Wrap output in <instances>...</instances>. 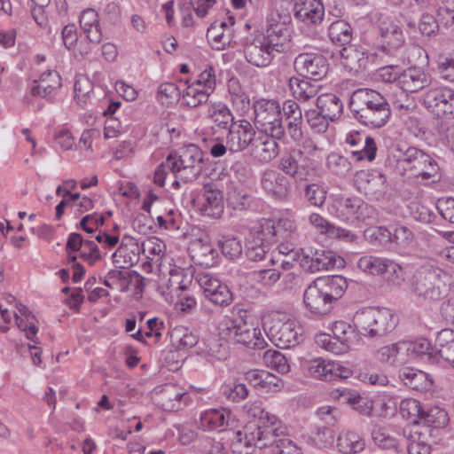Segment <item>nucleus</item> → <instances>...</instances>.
I'll list each match as a JSON object with an SVG mask.
<instances>
[{"label":"nucleus","mask_w":454,"mask_h":454,"mask_svg":"<svg viewBox=\"0 0 454 454\" xmlns=\"http://www.w3.org/2000/svg\"><path fill=\"white\" fill-rule=\"evenodd\" d=\"M271 46L265 41L264 35L259 34L253 38H247L244 43L246 60L257 67H268L273 59Z\"/></svg>","instance_id":"nucleus-15"},{"label":"nucleus","mask_w":454,"mask_h":454,"mask_svg":"<svg viewBox=\"0 0 454 454\" xmlns=\"http://www.w3.org/2000/svg\"><path fill=\"white\" fill-rule=\"evenodd\" d=\"M305 200L314 207H322L326 199V192L317 184H309L304 189Z\"/></svg>","instance_id":"nucleus-58"},{"label":"nucleus","mask_w":454,"mask_h":454,"mask_svg":"<svg viewBox=\"0 0 454 454\" xmlns=\"http://www.w3.org/2000/svg\"><path fill=\"white\" fill-rule=\"evenodd\" d=\"M192 252L195 262L206 268L214 266L218 257L217 250L210 243L200 239L192 245Z\"/></svg>","instance_id":"nucleus-33"},{"label":"nucleus","mask_w":454,"mask_h":454,"mask_svg":"<svg viewBox=\"0 0 454 454\" xmlns=\"http://www.w3.org/2000/svg\"><path fill=\"white\" fill-rule=\"evenodd\" d=\"M293 223L289 220H279L277 223L267 220L261 226V231L248 239L246 256L249 261L261 262L266 258L269 244L277 243L292 231Z\"/></svg>","instance_id":"nucleus-5"},{"label":"nucleus","mask_w":454,"mask_h":454,"mask_svg":"<svg viewBox=\"0 0 454 454\" xmlns=\"http://www.w3.org/2000/svg\"><path fill=\"white\" fill-rule=\"evenodd\" d=\"M257 420L249 421L241 431H237L231 442V449L235 454H251L255 447L263 449L267 447L268 439L271 440L277 435L273 426L277 421L274 415L254 407L250 411Z\"/></svg>","instance_id":"nucleus-2"},{"label":"nucleus","mask_w":454,"mask_h":454,"mask_svg":"<svg viewBox=\"0 0 454 454\" xmlns=\"http://www.w3.org/2000/svg\"><path fill=\"white\" fill-rule=\"evenodd\" d=\"M326 165L332 173L342 177L346 176L352 168V164L348 159L336 153L328 155Z\"/></svg>","instance_id":"nucleus-52"},{"label":"nucleus","mask_w":454,"mask_h":454,"mask_svg":"<svg viewBox=\"0 0 454 454\" xmlns=\"http://www.w3.org/2000/svg\"><path fill=\"white\" fill-rule=\"evenodd\" d=\"M428 76L420 67H411L403 70L397 77V86L403 91L415 93L428 84Z\"/></svg>","instance_id":"nucleus-25"},{"label":"nucleus","mask_w":454,"mask_h":454,"mask_svg":"<svg viewBox=\"0 0 454 454\" xmlns=\"http://www.w3.org/2000/svg\"><path fill=\"white\" fill-rule=\"evenodd\" d=\"M295 259L299 261L300 266L309 273L340 268L344 263L342 258L325 249L301 248L295 253Z\"/></svg>","instance_id":"nucleus-11"},{"label":"nucleus","mask_w":454,"mask_h":454,"mask_svg":"<svg viewBox=\"0 0 454 454\" xmlns=\"http://www.w3.org/2000/svg\"><path fill=\"white\" fill-rule=\"evenodd\" d=\"M258 140L260 142L255 145V148L259 153L260 160L269 162L278 156L279 152V146L276 141L278 140V138L265 134L263 137H259Z\"/></svg>","instance_id":"nucleus-46"},{"label":"nucleus","mask_w":454,"mask_h":454,"mask_svg":"<svg viewBox=\"0 0 454 454\" xmlns=\"http://www.w3.org/2000/svg\"><path fill=\"white\" fill-rule=\"evenodd\" d=\"M364 238L373 245L383 246L392 242V232L385 226H371L365 229Z\"/></svg>","instance_id":"nucleus-54"},{"label":"nucleus","mask_w":454,"mask_h":454,"mask_svg":"<svg viewBox=\"0 0 454 454\" xmlns=\"http://www.w3.org/2000/svg\"><path fill=\"white\" fill-rule=\"evenodd\" d=\"M200 284L204 290L205 296L214 304L227 306L232 301V294L229 287L217 278L205 275L200 278Z\"/></svg>","instance_id":"nucleus-24"},{"label":"nucleus","mask_w":454,"mask_h":454,"mask_svg":"<svg viewBox=\"0 0 454 454\" xmlns=\"http://www.w3.org/2000/svg\"><path fill=\"white\" fill-rule=\"evenodd\" d=\"M380 34L383 43L390 49L401 47L404 42V36L402 29L394 23H382L380 26Z\"/></svg>","instance_id":"nucleus-41"},{"label":"nucleus","mask_w":454,"mask_h":454,"mask_svg":"<svg viewBox=\"0 0 454 454\" xmlns=\"http://www.w3.org/2000/svg\"><path fill=\"white\" fill-rule=\"evenodd\" d=\"M449 422V416L446 411L438 406L430 407L427 410L424 409L420 419V425L432 428L436 431L439 428H443Z\"/></svg>","instance_id":"nucleus-36"},{"label":"nucleus","mask_w":454,"mask_h":454,"mask_svg":"<svg viewBox=\"0 0 454 454\" xmlns=\"http://www.w3.org/2000/svg\"><path fill=\"white\" fill-rule=\"evenodd\" d=\"M340 397L344 403H348L353 410L364 416H370L373 409V402L366 396L361 395L356 391L344 389Z\"/></svg>","instance_id":"nucleus-34"},{"label":"nucleus","mask_w":454,"mask_h":454,"mask_svg":"<svg viewBox=\"0 0 454 454\" xmlns=\"http://www.w3.org/2000/svg\"><path fill=\"white\" fill-rule=\"evenodd\" d=\"M341 64L349 73L357 74L366 70L374 61L375 55L354 45L340 50Z\"/></svg>","instance_id":"nucleus-19"},{"label":"nucleus","mask_w":454,"mask_h":454,"mask_svg":"<svg viewBox=\"0 0 454 454\" xmlns=\"http://www.w3.org/2000/svg\"><path fill=\"white\" fill-rule=\"evenodd\" d=\"M419 28L422 35L429 38L435 36L439 31V26L436 20L429 13L422 14Z\"/></svg>","instance_id":"nucleus-63"},{"label":"nucleus","mask_w":454,"mask_h":454,"mask_svg":"<svg viewBox=\"0 0 454 454\" xmlns=\"http://www.w3.org/2000/svg\"><path fill=\"white\" fill-rule=\"evenodd\" d=\"M387 280L395 286H400L405 280L403 269L394 261L388 260L386 267Z\"/></svg>","instance_id":"nucleus-61"},{"label":"nucleus","mask_w":454,"mask_h":454,"mask_svg":"<svg viewBox=\"0 0 454 454\" xmlns=\"http://www.w3.org/2000/svg\"><path fill=\"white\" fill-rule=\"evenodd\" d=\"M261 185L269 196L279 200H286L291 189L288 177L276 169H266L262 172Z\"/></svg>","instance_id":"nucleus-18"},{"label":"nucleus","mask_w":454,"mask_h":454,"mask_svg":"<svg viewBox=\"0 0 454 454\" xmlns=\"http://www.w3.org/2000/svg\"><path fill=\"white\" fill-rule=\"evenodd\" d=\"M282 119L286 121V134L287 133L294 142H300L303 137L301 129L302 112L294 100H286L281 106Z\"/></svg>","instance_id":"nucleus-21"},{"label":"nucleus","mask_w":454,"mask_h":454,"mask_svg":"<svg viewBox=\"0 0 454 454\" xmlns=\"http://www.w3.org/2000/svg\"><path fill=\"white\" fill-rule=\"evenodd\" d=\"M294 17L308 26L321 24L325 16V6L321 0H294Z\"/></svg>","instance_id":"nucleus-20"},{"label":"nucleus","mask_w":454,"mask_h":454,"mask_svg":"<svg viewBox=\"0 0 454 454\" xmlns=\"http://www.w3.org/2000/svg\"><path fill=\"white\" fill-rule=\"evenodd\" d=\"M306 77L293 76L289 79V88L294 97L300 102H306L317 95L318 86Z\"/></svg>","instance_id":"nucleus-31"},{"label":"nucleus","mask_w":454,"mask_h":454,"mask_svg":"<svg viewBox=\"0 0 454 454\" xmlns=\"http://www.w3.org/2000/svg\"><path fill=\"white\" fill-rule=\"evenodd\" d=\"M374 443L382 450L399 451L398 441L391 436L385 428L374 427L372 432Z\"/></svg>","instance_id":"nucleus-51"},{"label":"nucleus","mask_w":454,"mask_h":454,"mask_svg":"<svg viewBox=\"0 0 454 454\" xmlns=\"http://www.w3.org/2000/svg\"><path fill=\"white\" fill-rule=\"evenodd\" d=\"M252 203L253 197L244 190L233 188L227 194V204L234 210H247Z\"/></svg>","instance_id":"nucleus-48"},{"label":"nucleus","mask_w":454,"mask_h":454,"mask_svg":"<svg viewBox=\"0 0 454 454\" xmlns=\"http://www.w3.org/2000/svg\"><path fill=\"white\" fill-rule=\"evenodd\" d=\"M181 91L173 82H163L158 87L157 98L161 105H168L179 99Z\"/></svg>","instance_id":"nucleus-56"},{"label":"nucleus","mask_w":454,"mask_h":454,"mask_svg":"<svg viewBox=\"0 0 454 454\" xmlns=\"http://www.w3.org/2000/svg\"><path fill=\"white\" fill-rule=\"evenodd\" d=\"M447 272L439 267L424 265L419 268L412 276V293L427 301H436L448 294Z\"/></svg>","instance_id":"nucleus-3"},{"label":"nucleus","mask_w":454,"mask_h":454,"mask_svg":"<svg viewBox=\"0 0 454 454\" xmlns=\"http://www.w3.org/2000/svg\"><path fill=\"white\" fill-rule=\"evenodd\" d=\"M205 203L201 207L202 215L218 218L223 212V200L222 192L213 183L203 186Z\"/></svg>","instance_id":"nucleus-26"},{"label":"nucleus","mask_w":454,"mask_h":454,"mask_svg":"<svg viewBox=\"0 0 454 454\" xmlns=\"http://www.w3.org/2000/svg\"><path fill=\"white\" fill-rule=\"evenodd\" d=\"M365 446L363 438L356 432L348 431L340 434L337 447L344 454H356L364 450Z\"/></svg>","instance_id":"nucleus-35"},{"label":"nucleus","mask_w":454,"mask_h":454,"mask_svg":"<svg viewBox=\"0 0 454 454\" xmlns=\"http://www.w3.org/2000/svg\"><path fill=\"white\" fill-rule=\"evenodd\" d=\"M332 333L333 339L350 348L358 344L360 340L359 333L355 325L345 321H336L333 324Z\"/></svg>","instance_id":"nucleus-32"},{"label":"nucleus","mask_w":454,"mask_h":454,"mask_svg":"<svg viewBox=\"0 0 454 454\" xmlns=\"http://www.w3.org/2000/svg\"><path fill=\"white\" fill-rule=\"evenodd\" d=\"M170 340L178 349L191 348L198 343V336L184 326H176L170 333Z\"/></svg>","instance_id":"nucleus-43"},{"label":"nucleus","mask_w":454,"mask_h":454,"mask_svg":"<svg viewBox=\"0 0 454 454\" xmlns=\"http://www.w3.org/2000/svg\"><path fill=\"white\" fill-rule=\"evenodd\" d=\"M355 182L358 189L364 191L372 199L379 200L387 192V177L377 169L357 171Z\"/></svg>","instance_id":"nucleus-17"},{"label":"nucleus","mask_w":454,"mask_h":454,"mask_svg":"<svg viewBox=\"0 0 454 454\" xmlns=\"http://www.w3.org/2000/svg\"><path fill=\"white\" fill-rule=\"evenodd\" d=\"M223 332L227 338L248 348L262 349L267 345L260 328L247 311H239L236 317L229 320Z\"/></svg>","instance_id":"nucleus-6"},{"label":"nucleus","mask_w":454,"mask_h":454,"mask_svg":"<svg viewBox=\"0 0 454 454\" xmlns=\"http://www.w3.org/2000/svg\"><path fill=\"white\" fill-rule=\"evenodd\" d=\"M398 151L400 153L398 161L405 164L404 168L412 171L415 176H421L422 179L427 180L437 176L438 164L422 150L409 146L404 150L398 147Z\"/></svg>","instance_id":"nucleus-10"},{"label":"nucleus","mask_w":454,"mask_h":454,"mask_svg":"<svg viewBox=\"0 0 454 454\" xmlns=\"http://www.w3.org/2000/svg\"><path fill=\"white\" fill-rule=\"evenodd\" d=\"M255 130L252 124L245 119L232 121L226 135V143L231 153L246 150L253 145Z\"/></svg>","instance_id":"nucleus-16"},{"label":"nucleus","mask_w":454,"mask_h":454,"mask_svg":"<svg viewBox=\"0 0 454 454\" xmlns=\"http://www.w3.org/2000/svg\"><path fill=\"white\" fill-rule=\"evenodd\" d=\"M396 316L387 308L367 307L356 312L353 324L365 337L380 338L391 333L397 325Z\"/></svg>","instance_id":"nucleus-4"},{"label":"nucleus","mask_w":454,"mask_h":454,"mask_svg":"<svg viewBox=\"0 0 454 454\" xmlns=\"http://www.w3.org/2000/svg\"><path fill=\"white\" fill-rule=\"evenodd\" d=\"M269 339L279 348H291L302 340L300 327L293 320L272 317L263 323Z\"/></svg>","instance_id":"nucleus-9"},{"label":"nucleus","mask_w":454,"mask_h":454,"mask_svg":"<svg viewBox=\"0 0 454 454\" xmlns=\"http://www.w3.org/2000/svg\"><path fill=\"white\" fill-rule=\"evenodd\" d=\"M254 122L257 129L278 140L286 137L281 106L275 99L260 98L254 102Z\"/></svg>","instance_id":"nucleus-7"},{"label":"nucleus","mask_w":454,"mask_h":454,"mask_svg":"<svg viewBox=\"0 0 454 454\" xmlns=\"http://www.w3.org/2000/svg\"><path fill=\"white\" fill-rule=\"evenodd\" d=\"M437 342L440 348L435 350L436 356H441L454 367V332L442 330L437 337Z\"/></svg>","instance_id":"nucleus-39"},{"label":"nucleus","mask_w":454,"mask_h":454,"mask_svg":"<svg viewBox=\"0 0 454 454\" xmlns=\"http://www.w3.org/2000/svg\"><path fill=\"white\" fill-rule=\"evenodd\" d=\"M315 280L323 287L322 290L332 302L339 300L348 288L347 279L340 275L317 278Z\"/></svg>","instance_id":"nucleus-29"},{"label":"nucleus","mask_w":454,"mask_h":454,"mask_svg":"<svg viewBox=\"0 0 454 454\" xmlns=\"http://www.w3.org/2000/svg\"><path fill=\"white\" fill-rule=\"evenodd\" d=\"M317 415L325 423L324 426L333 427L340 418V411L333 406H322L317 410Z\"/></svg>","instance_id":"nucleus-64"},{"label":"nucleus","mask_w":454,"mask_h":454,"mask_svg":"<svg viewBox=\"0 0 454 454\" xmlns=\"http://www.w3.org/2000/svg\"><path fill=\"white\" fill-rule=\"evenodd\" d=\"M399 411L402 417L411 423L419 426L424 408L421 403L413 398H407L401 401Z\"/></svg>","instance_id":"nucleus-44"},{"label":"nucleus","mask_w":454,"mask_h":454,"mask_svg":"<svg viewBox=\"0 0 454 454\" xmlns=\"http://www.w3.org/2000/svg\"><path fill=\"white\" fill-rule=\"evenodd\" d=\"M387 261L388 259L381 257L364 255L358 260L357 267L362 271L373 276L383 275L386 272Z\"/></svg>","instance_id":"nucleus-45"},{"label":"nucleus","mask_w":454,"mask_h":454,"mask_svg":"<svg viewBox=\"0 0 454 454\" xmlns=\"http://www.w3.org/2000/svg\"><path fill=\"white\" fill-rule=\"evenodd\" d=\"M39 82V84L32 86V96L47 98L50 102H53V90L60 88L62 85L61 77L59 73L47 70L41 74Z\"/></svg>","instance_id":"nucleus-27"},{"label":"nucleus","mask_w":454,"mask_h":454,"mask_svg":"<svg viewBox=\"0 0 454 454\" xmlns=\"http://www.w3.org/2000/svg\"><path fill=\"white\" fill-rule=\"evenodd\" d=\"M318 283L314 280L304 291L303 301L306 308L315 315H326L332 308L333 302L325 295Z\"/></svg>","instance_id":"nucleus-23"},{"label":"nucleus","mask_w":454,"mask_h":454,"mask_svg":"<svg viewBox=\"0 0 454 454\" xmlns=\"http://www.w3.org/2000/svg\"><path fill=\"white\" fill-rule=\"evenodd\" d=\"M277 168L296 182L307 181L312 171L311 160L300 149H290L283 153L277 162Z\"/></svg>","instance_id":"nucleus-12"},{"label":"nucleus","mask_w":454,"mask_h":454,"mask_svg":"<svg viewBox=\"0 0 454 454\" xmlns=\"http://www.w3.org/2000/svg\"><path fill=\"white\" fill-rule=\"evenodd\" d=\"M411 349L413 359L421 358L428 362L436 360L435 350L432 348L427 339L420 338L411 340Z\"/></svg>","instance_id":"nucleus-53"},{"label":"nucleus","mask_w":454,"mask_h":454,"mask_svg":"<svg viewBox=\"0 0 454 454\" xmlns=\"http://www.w3.org/2000/svg\"><path fill=\"white\" fill-rule=\"evenodd\" d=\"M219 247L224 257L230 260L239 258L242 254L243 247L237 238H224L219 241Z\"/></svg>","instance_id":"nucleus-57"},{"label":"nucleus","mask_w":454,"mask_h":454,"mask_svg":"<svg viewBox=\"0 0 454 454\" xmlns=\"http://www.w3.org/2000/svg\"><path fill=\"white\" fill-rule=\"evenodd\" d=\"M209 117L218 128L223 129H229L232 121H236L230 108L222 102L212 105Z\"/></svg>","instance_id":"nucleus-42"},{"label":"nucleus","mask_w":454,"mask_h":454,"mask_svg":"<svg viewBox=\"0 0 454 454\" xmlns=\"http://www.w3.org/2000/svg\"><path fill=\"white\" fill-rule=\"evenodd\" d=\"M180 165L186 174H181V178L184 182L195 180L202 171L203 153L195 145H187L180 154Z\"/></svg>","instance_id":"nucleus-22"},{"label":"nucleus","mask_w":454,"mask_h":454,"mask_svg":"<svg viewBox=\"0 0 454 454\" xmlns=\"http://www.w3.org/2000/svg\"><path fill=\"white\" fill-rule=\"evenodd\" d=\"M229 413L223 411L212 409L205 411L200 415V425L204 430H223L228 425Z\"/></svg>","instance_id":"nucleus-37"},{"label":"nucleus","mask_w":454,"mask_h":454,"mask_svg":"<svg viewBox=\"0 0 454 454\" xmlns=\"http://www.w3.org/2000/svg\"><path fill=\"white\" fill-rule=\"evenodd\" d=\"M273 429L277 430V435L271 440H267V447L270 449L272 454H301L300 449L294 443V442L288 438H280V434L283 431L273 427Z\"/></svg>","instance_id":"nucleus-40"},{"label":"nucleus","mask_w":454,"mask_h":454,"mask_svg":"<svg viewBox=\"0 0 454 454\" xmlns=\"http://www.w3.org/2000/svg\"><path fill=\"white\" fill-rule=\"evenodd\" d=\"M349 108L358 122L371 129L382 128L391 116L387 99L371 89L355 90L350 97Z\"/></svg>","instance_id":"nucleus-1"},{"label":"nucleus","mask_w":454,"mask_h":454,"mask_svg":"<svg viewBox=\"0 0 454 454\" xmlns=\"http://www.w3.org/2000/svg\"><path fill=\"white\" fill-rule=\"evenodd\" d=\"M399 378L405 386L414 390H423L427 387V375L419 370L403 368L399 372Z\"/></svg>","instance_id":"nucleus-38"},{"label":"nucleus","mask_w":454,"mask_h":454,"mask_svg":"<svg viewBox=\"0 0 454 454\" xmlns=\"http://www.w3.org/2000/svg\"><path fill=\"white\" fill-rule=\"evenodd\" d=\"M316 108L334 121L343 112V103L336 94L324 93L317 98Z\"/></svg>","instance_id":"nucleus-28"},{"label":"nucleus","mask_w":454,"mask_h":454,"mask_svg":"<svg viewBox=\"0 0 454 454\" xmlns=\"http://www.w3.org/2000/svg\"><path fill=\"white\" fill-rule=\"evenodd\" d=\"M292 18L287 12L271 11L267 17L265 41L278 52H286L290 48Z\"/></svg>","instance_id":"nucleus-8"},{"label":"nucleus","mask_w":454,"mask_h":454,"mask_svg":"<svg viewBox=\"0 0 454 454\" xmlns=\"http://www.w3.org/2000/svg\"><path fill=\"white\" fill-rule=\"evenodd\" d=\"M209 95L210 92L207 90L201 89L197 84L192 83L188 85L184 91L183 98L189 107L195 108L205 104L208 100Z\"/></svg>","instance_id":"nucleus-47"},{"label":"nucleus","mask_w":454,"mask_h":454,"mask_svg":"<svg viewBox=\"0 0 454 454\" xmlns=\"http://www.w3.org/2000/svg\"><path fill=\"white\" fill-rule=\"evenodd\" d=\"M294 67L301 76L314 81L323 79L329 69L326 58L318 53L299 54L294 59Z\"/></svg>","instance_id":"nucleus-14"},{"label":"nucleus","mask_w":454,"mask_h":454,"mask_svg":"<svg viewBox=\"0 0 454 454\" xmlns=\"http://www.w3.org/2000/svg\"><path fill=\"white\" fill-rule=\"evenodd\" d=\"M305 120L309 126L317 133H325L332 121L325 114L316 109H309L304 114Z\"/></svg>","instance_id":"nucleus-55"},{"label":"nucleus","mask_w":454,"mask_h":454,"mask_svg":"<svg viewBox=\"0 0 454 454\" xmlns=\"http://www.w3.org/2000/svg\"><path fill=\"white\" fill-rule=\"evenodd\" d=\"M424 102L438 117L454 119V90L448 87L431 89L426 93Z\"/></svg>","instance_id":"nucleus-13"},{"label":"nucleus","mask_w":454,"mask_h":454,"mask_svg":"<svg viewBox=\"0 0 454 454\" xmlns=\"http://www.w3.org/2000/svg\"><path fill=\"white\" fill-rule=\"evenodd\" d=\"M74 90L77 102L84 103L93 91V83L85 75H80L75 79Z\"/></svg>","instance_id":"nucleus-59"},{"label":"nucleus","mask_w":454,"mask_h":454,"mask_svg":"<svg viewBox=\"0 0 454 454\" xmlns=\"http://www.w3.org/2000/svg\"><path fill=\"white\" fill-rule=\"evenodd\" d=\"M316 342L320 347L334 354H340L348 349V348H347L344 344L337 341L333 339V336H331L327 333H320L317 335Z\"/></svg>","instance_id":"nucleus-62"},{"label":"nucleus","mask_w":454,"mask_h":454,"mask_svg":"<svg viewBox=\"0 0 454 454\" xmlns=\"http://www.w3.org/2000/svg\"><path fill=\"white\" fill-rule=\"evenodd\" d=\"M342 206L348 214L353 215L357 220L362 221L368 217L372 211L371 207L357 197L344 199Z\"/></svg>","instance_id":"nucleus-49"},{"label":"nucleus","mask_w":454,"mask_h":454,"mask_svg":"<svg viewBox=\"0 0 454 454\" xmlns=\"http://www.w3.org/2000/svg\"><path fill=\"white\" fill-rule=\"evenodd\" d=\"M364 146L360 150L352 151L351 153L357 161L367 160L372 161L376 157L377 146L374 138L366 137L364 140Z\"/></svg>","instance_id":"nucleus-60"},{"label":"nucleus","mask_w":454,"mask_h":454,"mask_svg":"<svg viewBox=\"0 0 454 454\" xmlns=\"http://www.w3.org/2000/svg\"><path fill=\"white\" fill-rule=\"evenodd\" d=\"M264 364L273 370L280 373H286L289 372L290 366L287 358L278 350L269 349L263 354Z\"/></svg>","instance_id":"nucleus-50"},{"label":"nucleus","mask_w":454,"mask_h":454,"mask_svg":"<svg viewBox=\"0 0 454 454\" xmlns=\"http://www.w3.org/2000/svg\"><path fill=\"white\" fill-rule=\"evenodd\" d=\"M328 37L333 45L342 49L350 45L353 39V29L347 21L337 20L329 26Z\"/></svg>","instance_id":"nucleus-30"}]
</instances>
